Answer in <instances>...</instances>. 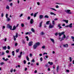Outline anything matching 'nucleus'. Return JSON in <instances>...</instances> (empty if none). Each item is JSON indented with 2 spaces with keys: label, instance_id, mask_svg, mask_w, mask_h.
<instances>
[{
  "label": "nucleus",
  "instance_id": "obj_1",
  "mask_svg": "<svg viewBox=\"0 0 74 74\" xmlns=\"http://www.w3.org/2000/svg\"><path fill=\"white\" fill-rule=\"evenodd\" d=\"M70 11H71V10H65V12H66V13H67V14H71L72 13H71V12H70Z\"/></svg>",
  "mask_w": 74,
  "mask_h": 74
},
{
  "label": "nucleus",
  "instance_id": "obj_2",
  "mask_svg": "<svg viewBox=\"0 0 74 74\" xmlns=\"http://www.w3.org/2000/svg\"><path fill=\"white\" fill-rule=\"evenodd\" d=\"M64 34V32H62L61 33H59L58 34L59 35V36L60 37L63 34Z\"/></svg>",
  "mask_w": 74,
  "mask_h": 74
},
{
  "label": "nucleus",
  "instance_id": "obj_3",
  "mask_svg": "<svg viewBox=\"0 0 74 74\" xmlns=\"http://www.w3.org/2000/svg\"><path fill=\"white\" fill-rule=\"evenodd\" d=\"M65 38H66V36L64 34L63 36L61 38V39L60 40V41H62V40H64V39Z\"/></svg>",
  "mask_w": 74,
  "mask_h": 74
},
{
  "label": "nucleus",
  "instance_id": "obj_4",
  "mask_svg": "<svg viewBox=\"0 0 74 74\" xmlns=\"http://www.w3.org/2000/svg\"><path fill=\"white\" fill-rule=\"evenodd\" d=\"M7 27L10 29V30H12V26H10V24H8Z\"/></svg>",
  "mask_w": 74,
  "mask_h": 74
},
{
  "label": "nucleus",
  "instance_id": "obj_5",
  "mask_svg": "<svg viewBox=\"0 0 74 74\" xmlns=\"http://www.w3.org/2000/svg\"><path fill=\"white\" fill-rule=\"evenodd\" d=\"M54 25H52L51 24H50V25H49V29H51L52 28H53V26Z\"/></svg>",
  "mask_w": 74,
  "mask_h": 74
},
{
  "label": "nucleus",
  "instance_id": "obj_6",
  "mask_svg": "<svg viewBox=\"0 0 74 74\" xmlns=\"http://www.w3.org/2000/svg\"><path fill=\"white\" fill-rule=\"evenodd\" d=\"M28 45L29 46H32V45H33V42L31 41L29 42L28 43Z\"/></svg>",
  "mask_w": 74,
  "mask_h": 74
},
{
  "label": "nucleus",
  "instance_id": "obj_7",
  "mask_svg": "<svg viewBox=\"0 0 74 74\" xmlns=\"http://www.w3.org/2000/svg\"><path fill=\"white\" fill-rule=\"evenodd\" d=\"M33 22H34V21H33V19H31L30 20V24H33Z\"/></svg>",
  "mask_w": 74,
  "mask_h": 74
},
{
  "label": "nucleus",
  "instance_id": "obj_8",
  "mask_svg": "<svg viewBox=\"0 0 74 74\" xmlns=\"http://www.w3.org/2000/svg\"><path fill=\"white\" fill-rule=\"evenodd\" d=\"M50 40L51 41H52V42H53V43L54 44V43H55V40H54V39H53L50 38Z\"/></svg>",
  "mask_w": 74,
  "mask_h": 74
},
{
  "label": "nucleus",
  "instance_id": "obj_9",
  "mask_svg": "<svg viewBox=\"0 0 74 74\" xmlns=\"http://www.w3.org/2000/svg\"><path fill=\"white\" fill-rule=\"evenodd\" d=\"M35 45L37 46H37H39V45H40V43L39 42L36 43H35Z\"/></svg>",
  "mask_w": 74,
  "mask_h": 74
},
{
  "label": "nucleus",
  "instance_id": "obj_10",
  "mask_svg": "<svg viewBox=\"0 0 74 74\" xmlns=\"http://www.w3.org/2000/svg\"><path fill=\"white\" fill-rule=\"evenodd\" d=\"M33 47L34 48V49H36L37 48V46L35 44L34 45Z\"/></svg>",
  "mask_w": 74,
  "mask_h": 74
},
{
  "label": "nucleus",
  "instance_id": "obj_11",
  "mask_svg": "<svg viewBox=\"0 0 74 74\" xmlns=\"http://www.w3.org/2000/svg\"><path fill=\"white\" fill-rule=\"evenodd\" d=\"M68 44H66V45H63L64 47H66V48L68 47Z\"/></svg>",
  "mask_w": 74,
  "mask_h": 74
},
{
  "label": "nucleus",
  "instance_id": "obj_12",
  "mask_svg": "<svg viewBox=\"0 0 74 74\" xmlns=\"http://www.w3.org/2000/svg\"><path fill=\"white\" fill-rule=\"evenodd\" d=\"M42 21H41L39 24V27H42Z\"/></svg>",
  "mask_w": 74,
  "mask_h": 74
},
{
  "label": "nucleus",
  "instance_id": "obj_13",
  "mask_svg": "<svg viewBox=\"0 0 74 74\" xmlns=\"http://www.w3.org/2000/svg\"><path fill=\"white\" fill-rule=\"evenodd\" d=\"M52 25L53 26H54L55 25V21L54 20L52 21Z\"/></svg>",
  "mask_w": 74,
  "mask_h": 74
},
{
  "label": "nucleus",
  "instance_id": "obj_14",
  "mask_svg": "<svg viewBox=\"0 0 74 74\" xmlns=\"http://www.w3.org/2000/svg\"><path fill=\"white\" fill-rule=\"evenodd\" d=\"M16 26L15 25H14V26H13V28L12 29V30H15V29H16Z\"/></svg>",
  "mask_w": 74,
  "mask_h": 74
},
{
  "label": "nucleus",
  "instance_id": "obj_15",
  "mask_svg": "<svg viewBox=\"0 0 74 74\" xmlns=\"http://www.w3.org/2000/svg\"><path fill=\"white\" fill-rule=\"evenodd\" d=\"M72 25H73V24L71 23L69 24V27L70 28H72V27H73V26H72Z\"/></svg>",
  "mask_w": 74,
  "mask_h": 74
},
{
  "label": "nucleus",
  "instance_id": "obj_16",
  "mask_svg": "<svg viewBox=\"0 0 74 74\" xmlns=\"http://www.w3.org/2000/svg\"><path fill=\"white\" fill-rule=\"evenodd\" d=\"M40 35L42 36V35H44L45 34V33L44 32H42L40 33Z\"/></svg>",
  "mask_w": 74,
  "mask_h": 74
},
{
  "label": "nucleus",
  "instance_id": "obj_17",
  "mask_svg": "<svg viewBox=\"0 0 74 74\" xmlns=\"http://www.w3.org/2000/svg\"><path fill=\"white\" fill-rule=\"evenodd\" d=\"M50 14L51 15H54V16H56V14L52 12H51L50 13Z\"/></svg>",
  "mask_w": 74,
  "mask_h": 74
},
{
  "label": "nucleus",
  "instance_id": "obj_18",
  "mask_svg": "<svg viewBox=\"0 0 74 74\" xmlns=\"http://www.w3.org/2000/svg\"><path fill=\"white\" fill-rule=\"evenodd\" d=\"M38 12H37L36 13H34V18H35V17H36V15H37V14H38Z\"/></svg>",
  "mask_w": 74,
  "mask_h": 74
},
{
  "label": "nucleus",
  "instance_id": "obj_19",
  "mask_svg": "<svg viewBox=\"0 0 74 74\" xmlns=\"http://www.w3.org/2000/svg\"><path fill=\"white\" fill-rule=\"evenodd\" d=\"M48 63L50 65H52L53 64V62H49Z\"/></svg>",
  "mask_w": 74,
  "mask_h": 74
},
{
  "label": "nucleus",
  "instance_id": "obj_20",
  "mask_svg": "<svg viewBox=\"0 0 74 74\" xmlns=\"http://www.w3.org/2000/svg\"><path fill=\"white\" fill-rule=\"evenodd\" d=\"M63 21H64V22H66V23H68V22H69V21L68 20H64Z\"/></svg>",
  "mask_w": 74,
  "mask_h": 74
},
{
  "label": "nucleus",
  "instance_id": "obj_21",
  "mask_svg": "<svg viewBox=\"0 0 74 74\" xmlns=\"http://www.w3.org/2000/svg\"><path fill=\"white\" fill-rule=\"evenodd\" d=\"M32 32H27L25 33L26 34H32Z\"/></svg>",
  "mask_w": 74,
  "mask_h": 74
},
{
  "label": "nucleus",
  "instance_id": "obj_22",
  "mask_svg": "<svg viewBox=\"0 0 74 74\" xmlns=\"http://www.w3.org/2000/svg\"><path fill=\"white\" fill-rule=\"evenodd\" d=\"M43 18V16L42 15H40L39 16L40 19H42Z\"/></svg>",
  "mask_w": 74,
  "mask_h": 74
},
{
  "label": "nucleus",
  "instance_id": "obj_23",
  "mask_svg": "<svg viewBox=\"0 0 74 74\" xmlns=\"http://www.w3.org/2000/svg\"><path fill=\"white\" fill-rule=\"evenodd\" d=\"M44 18H49V16L47 15H46L45 16Z\"/></svg>",
  "mask_w": 74,
  "mask_h": 74
},
{
  "label": "nucleus",
  "instance_id": "obj_24",
  "mask_svg": "<svg viewBox=\"0 0 74 74\" xmlns=\"http://www.w3.org/2000/svg\"><path fill=\"white\" fill-rule=\"evenodd\" d=\"M6 9H8V10H10V7L8 5H7L6 6Z\"/></svg>",
  "mask_w": 74,
  "mask_h": 74
},
{
  "label": "nucleus",
  "instance_id": "obj_25",
  "mask_svg": "<svg viewBox=\"0 0 74 74\" xmlns=\"http://www.w3.org/2000/svg\"><path fill=\"white\" fill-rule=\"evenodd\" d=\"M59 66H58L56 69V70L57 71V72H58L59 71L58 70L59 69Z\"/></svg>",
  "mask_w": 74,
  "mask_h": 74
},
{
  "label": "nucleus",
  "instance_id": "obj_26",
  "mask_svg": "<svg viewBox=\"0 0 74 74\" xmlns=\"http://www.w3.org/2000/svg\"><path fill=\"white\" fill-rule=\"evenodd\" d=\"M50 22V21H48L46 22V25H49V23Z\"/></svg>",
  "mask_w": 74,
  "mask_h": 74
},
{
  "label": "nucleus",
  "instance_id": "obj_27",
  "mask_svg": "<svg viewBox=\"0 0 74 74\" xmlns=\"http://www.w3.org/2000/svg\"><path fill=\"white\" fill-rule=\"evenodd\" d=\"M47 58H48V56H45V57H44V59H45V60H46V59H47Z\"/></svg>",
  "mask_w": 74,
  "mask_h": 74
},
{
  "label": "nucleus",
  "instance_id": "obj_28",
  "mask_svg": "<svg viewBox=\"0 0 74 74\" xmlns=\"http://www.w3.org/2000/svg\"><path fill=\"white\" fill-rule=\"evenodd\" d=\"M3 48L4 50H6V48H7V47H6V46L3 47Z\"/></svg>",
  "mask_w": 74,
  "mask_h": 74
},
{
  "label": "nucleus",
  "instance_id": "obj_29",
  "mask_svg": "<svg viewBox=\"0 0 74 74\" xmlns=\"http://www.w3.org/2000/svg\"><path fill=\"white\" fill-rule=\"evenodd\" d=\"M31 30L32 32H33L34 33V29L33 28L31 29Z\"/></svg>",
  "mask_w": 74,
  "mask_h": 74
},
{
  "label": "nucleus",
  "instance_id": "obj_30",
  "mask_svg": "<svg viewBox=\"0 0 74 74\" xmlns=\"http://www.w3.org/2000/svg\"><path fill=\"white\" fill-rule=\"evenodd\" d=\"M14 51H12V55H13V56H14V55H15V53H14Z\"/></svg>",
  "mask_w": 74,
  "mask_h": 74
},
{
  "label": "nucleus",
  "instance_id": "obj_31",
  "mask_svg": "<svg viewBox=\"0 0 74 74\" xmlns=\"http://www.w3.org/2000/svg\"><path fill=\"white\" fill-rule=\"evenodd\" d=\"M50 9L51 10H54V11H56V9L53 8H51Z\"/></svg>",
  "mask_w": 74,
  "mask_h": 74
},
{
  "label": "nucleus",
  "instance_id": "obj_32",
  "mask_svg": "<svg viewBox=\"0 0 74 74\" xmlns=\"http://www.w3.org/2000/svg\"><path fill=\"white\" fill-rule=\"evenodd\" d=\"M69 60L70 62H71V61H72V59H71V57H69Z\"/></svg>",
  "mask_w": 74,
  "mask_h": 74
},
{
  "label": "nucleus",
  "instance_id": "obj_33",
  "mask_svg": "<svg viewBox=\"0 0 74 74\" xmlns=\"http://www.w3.org/2000/svg\"><path fill=\"white\" fill-rule=\"evenodd\" d=\"M26 59L28 61H29V58H28V56H27Z\"/></svg>",
  "mask_w": 74,
  "mask_h": 74
},
{
  "label": "nucleus",
  "instance_id": "obj_34",
  "mask_svg": "<svg viewBox=\"0 0 74 74\" xmlns=\"http://www.w3.org/2000/svg\"><path fill=\"white\" fill-rule=\"evenodd\" d=\"M6 18L7 19V21H10V18L8 17V18Z\"/></svg>",
  "mask_w": 74,
  "mask_h": 74
},
{
  "label": "nucleus",
  "instance_id": "obj_35",
  "mask_svg": "<svg viewBox=\"0 0 74 74\" xmlns=\"http://www.w3.org/2000/svg\"><path fill=\"white\" fill-rule=\"evenodd\" d=\"M60 25H61V24H60V23H59L58 25V27H60Z\"/></svg>",
  "mask_w": 74,
  "mask_h": 74
},
{
  "label": "nucleus",
  "instance_id": "obj_36",
  "mask_svg": "<svg viewBox=\"0 0 74 74\" xmlns=\"http://www.w3.org/2000/svg\"><path fill=\"white\" fill-rule=\"evenodd\" d=\"M19 49H17L16 50V52L17 53H18V52H19Z\"/></svg>",
  "mask_w": 74,
  "mask_h": 74
},
{
  "label": "nucleus",
  "instance_id": "obj_37",
  "mask_svg": "<svg viewBox=\"0 0 74 74\" xmlns=\"http://www.w3.org/2000/svg\"><path fill=\"white\" fill-rule=\"evenodd\" d=\"M8 14H6V18H8Z\"/></svg>",
  "mask_w": 74,
  "mask_h": 74
},
{
  "label": "nucleus",
  "instance_id": "obj_38",
  "mask_svg": "<svg viewBox=\"0 0 74 74\" xmlns=\"http://www.w3.org/2000/svg\"><path fill=\"white\" fill-rule=\"evenodd\" d=\"M13 37H14V41H16V38H15V36H13Z\"/></svg>",
  "mask_w": 74,
  "mask_h": 74
},
{
  "label": "nucleus",
  "instance_id": "obj_39",
  "mask_svg": "<svg viewBox=\"0 0 74 74\" xmlns=\"http://www.w3.org/2000/svg\"><path fill=\"white\" fill-rule=\"evenodd\" d=\"M55 36H57L58 35V33L56 32L55 34Z\"/></svg>",
  "mask_w": 74,
  "mask_h": 74
},
{
  "label": "nucleus",
  "instance_id": "obj_40",
  "mask_svg": "<svg viewBox=\"0 0 74 74\" xmlns=\"http://www.w3.org/2000/svg\"><path fill=\"white\" fill-rule=\"evenodd\" d=\"M22 43H23V44H25V42L24 41V40H23Z\"/></svg>",
  "mask_w": 74,
  "mask_h": 74
},
{
  "label": "nucleus",
  "instance_id": "obj_41",
  "mask_svg": "<svg viewBox=\"0 0 74 74\" xmlns=\"http://www.w3.org/2000/svg\"><path fill=\"white\" fill-rule=\"evenodd\" d=\"M21 26L23 27H24V24L23 23L21 24Z\"/></svg>",
  "mask_w": 74,
  "mask_h": 74
},
{
  "label": "nucleus",
  "instance_id": "obj_42",
  "mask_svg": "<svg viewBox=\"0 0 74 74\" xmlns=\"http://www.w3.org/2000/svg\"><path fill=\"white\" fill-rule=\"evenodd\" d=\"M27 19L28 20H30V17L29 16L27 18Z\"/></svg>",
  "mask_w": 74,
  "mask_h": 74
},
{
  "label": "nucleus",
  "instance_id": "obj_43",
  "mask_svg": "<svg viewBox=\"0 0 74 74\" xmlns=\"http://www.w3.org/2000/svg\"><path fill=\"white\" fill-rule=\"evenodd\" d=\"M40 60L41 62H42V57H41L40 58Z\"/></svg>",
  "mask_w": 74,
  "mask_h": 74
},
{
  "label": "nucleus",
  "instance_id": "obj_44",
  "mask_svg": "<svg viewBox=\"0 0 74 74\" xmlns=\"http://www.w3.org/2000/svg\"><path fill=\"white\" fill-rule=\"evenodd\" d=\"M42 48H43V49H45V46H43L42 47Z\"/></svg>",
  "mask_w": 74,
  "mask_h": 74
},
{
  "label": "nucleus",
  "instance_id": "obj_45",
  "mask_svg": "<svg viewBox=\"0 0 74 74\" xmlns=\"http://www.w3.org/2000/svg\"><path fill=\"white\" fill-rule=\"evenodd\" d=\"M3 16H4V14L3 13H2L1 14V17H3Z\"/></svg>",
  "mask_w": 74,
  "mask_h": 74
},
{
  "label": "nucleus",
  "instance_id": "obj_46",
  "mask_svg": "<svg viewBox=\"0 0 74 74\" xmlns=\"http://www.w3.org/2000/svg\"><path fill=\"white\" fill-rule=\"evenodd\" d=\"M58 18H55V19H54V21H57V20H58Z\"/></svg>",
  "mask_w": 74,
  "mask_h": 74
},
{
  "label": "nucleus",
  "instance_id": "obj_47",
  "mask_svg": "<svg viewBox=\"0 0 74 74\" xmlns=\"http://www.w3.org/2000/svg\"><path fill=\"white\" fill-rule=\"evenodd\" d=\"M56 8H59V6H58V5H57L56 6Z\"/></svg>",
  "mask_w": 74,
  "mask_h": 74
},
{
  "label": "nucleus",
  "instance_id": "obj_48",
  "mask_svg": "<svg viewBox=\"0 0 74 74\" xmlns=\"http://www.w3.org/2000/svg\"><path fill=\"white\" fill-rule=\"evenodd\" d=\"M6 52L7 53H9V51L8 50H7L6 51Z\"/></svg>",
  "mask_w": 74,
  "mask_h": 74
},
{
  "label": "nucleus",
  "instance_id": "obj_49",
  "mask_svg": "<svg viewBox=\"0 0 74 74\" xmlns=\"http://www.w3.org/2000/svg\"><path fill=\"white\" fill-rule=\"evenodd\" d=\"M71 38L72 39H73V40H74V37L73 36H71Z\"/></svg>",
  "mask_w": 74,
  "mask_h": 74
},
{
  "label": "nucleus",
  "instance_id": "obj_50",
  "mask_svg": "<svg viewBox=\"0 0 74 74\" xmlns=\"http://www.w3.org/2000/svg\"><path fill=\"white\" fill-rule=\"evenodd\" d=\"M8 49H10V46H8Z\"/></svg>",
  "mask_w": 74,
  "mask_h": 74
},
{
  "label": "nucleus",
  "instance_id": "obj_51",
  "mask_svg": "<svg viewBox=\"0 0 74 74\" xmlns=\"http://www.w3.org/2000/svg\"><path fill=\"white\" fill-rule=\"evenodd\" d=\"M21 56H22V55H20L19 56H18V58H21Z\"/></svg>",
  "mask_w": 74,
  "mask_h": 74
},
{
  "label": "nucleus",
  "instance_id": "obj_52",
  "mask_svg": "<svg viewBox=\"0 0 74 74\" xmlns=\"http://www.w3.org/2000/svg\"><path fill=\"white\" fill-rule=\"evenodd\" d=\"M32 62H35V61H34V59H33L32 60Z\"/></svg>",
  "mask_w": 74,
  "mask_h": 74
},
{
  "label": "nucleus",
  "instance_id": "obj_53",
  "mask_svg": "<svg viewBox=\"0 0 74 74\" xmlns=\"http://www.w3.org/2000/svg\"><path fill=\"white\" fill-rule=\"evenodd\" d=\"M4 55V53L3 52H2V55Z\"/></svg>",
  "mask_w": 74,
  "mask_h": 74
},
{
  "label": "nucleus",
  "instance_id": "obj_54",
  "mask_svg": "<svg viewBox=\"0 0 74 74\" xmlns=\"http://www.w3.org/2000/svg\"><path fill=\"white\" fill-rule=\"evenodd\" d=\"M23 16V14H22L20 15V17H21V16Z\"/></svg>",
  "mask_w": 74,
  "mask_h": 74
},
{
  "label": "nucleus",
  "instance_id": "obj_55",
  "mask_svg": "<svg viewBox=\"0 0 74 74\" xmlns=\"http://www.w3.org/2000/svg\"><path fill=\"white\" fill-rule=\"evenodd\" d=\"M12 3H10V5L11 6V7H12Z\"/></svg>",
  "mask_w": 74,
  "mask_h": 74
},
{
  "label": "nucleus",
  "instance_id": "obj_56",
  "mask_svg": "<svg viewBox=\"0 0 74 74\" xmlns=\"http://www.w3.org/2000/svg\"><path fill=\"white\" fill-rule=\"evenodd\" d=\"M45 54H46V55H47V54H48V53H43V55H45Z\"/></svg>",
  "mask_w": 74,
  "mask_h": 74
},
{
  "label": "nucleus",
  "instance_id": "obj_57",
  "mask_svg": "<svg viewBox=\"0 0 74 74\" xmlns=\"http://www.w3.org/2000/svg\"><path fill=\"white\" fill-rule=\"evenodd\" d=\"M33 14H34L32 13L30 14V15H31V16H33Z\"/></svg>",
  "mask_w": 74,
  "mask_h": 74
},
{
  "label": "nucleus",
  "instance_id": "obj_58",
  "mask_svg": "<svg viewBox=\"0 0 74 74\" xmlns=\"http://www.w3.org/2000/svg\"><path fill=\"white\" fill-rule=\"evenodd\" d=\"M69 36H67L66 38V39H68L69 38Z\"/></svg>",
  "mask_w": 74,
  "mask_h": 74
},
{
  "label": "nucleus",
  "instance_id": "obj_59",
  "mask_svg": "<svg viewBox=\"0 0 74 74\" xmlns=\"http://www.w3.org/2000/svg\"><path fill=\"white\" fill-rule=\"evenodd\" d=\"M3 64H4V62H1V65H3Z\"/></svg>",
  "mask_w": 74,
  "mask_h": 74
},
{
  "label": "nucleus",
  "instance_id": "obj_60",
  "mask_svg": "<svg viewBox=\"0 0 74 74\" xmlns=\"http://www.w3.org/2000/svg\"><path fill=\"white\" fill-rule=\"evenodd\" d=\"M71 66V64H69V67H70Z\"/></svg>",
  "mask_w": 74,
  "mask_h": 74
},
{
  "label": "nucleus",
  "instance_id": "obj_61",
  "mask_svg": "<svg viewBox=\"0 0 74 74\" xmlns=\"http://www.w3.org/2000/svg\"><path fill=\"white\" fill-rule=\"evenodd\" d=\"M26 60H24V64H26Z\"/></svg>",
  "mask_w": 74,
  "mask_h": 74
},
{
  "label": "nucleus",
  "instance_id": "obj_62",
  "mask_svg": "<svg viewBox=\"0 0 74 74\" xmlns=\"http://www.w3.org/2000/svg\"><path fill=\"white\" fill-rule=\"evenodd\" d=\"M37 3L38 5H40V3H39V2H37Z\"/></svg>",
  "mask_w": 74,
  "mask_h": 74
},
{
  "label": "nucleus",
  "instance_id": "obj_63",
  "mask_svg": "<svg viewBox=\"0 0 74 74\" xmlns=\"http://www.w3.org/2000/svg\"><path fill=\"white\" fill-rule=\"evenodd\" d=\"M44 27H47V25L45 24L44 25Z\"/></svg>",
  "mask_w": 74,
  "mask_h": 74
},
{
  "label": "nucleus",
  "instance_id": "obj_64",
  "mask_svg": "<svg viewBox=\"0 0 74 74\" xmlns=\"http://www.w3.org/2000/svg\"><path fill=\"white\" fill-rule=\"evenodd\" d=\"M34 73H37V70L35 71Z\"/></svg>",
  "mask_w": 74,
  "mask_h": 74
}]
</instances>
